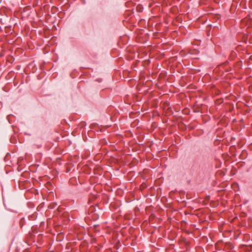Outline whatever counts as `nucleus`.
<instances>
[{
	"label": "nucleus",
	"mask_w": 252,
	"mask_h": 252,
	"mask_svg": "<svg viewBox=\"0 0 252 252\" xmlns=\"http://www.w3.org/2000/svg\"><path fill=\"white\" fill-rule=\"evenodd\" d=\"M57 205V204L56 203H55V204H54V205L53 206L51 207V208H54V207H56ZM50 206H51V205Z\"/></svg>",
	"instance_id": "obj_1"
}]
</instances>
